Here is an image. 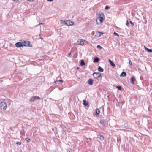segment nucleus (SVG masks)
Listing matches in <instances>:
<instances>
[{
  "mask_svg": "<svg viewBox=\"0 0 152 152\" xmlns=\"http://www.w3.org/2000/svg\"><path fill=\"white\" fill-rule=\"evenodd\" d=\"M0 107L1 109L3 108V110H5L7 107V104L5 102H1L0 104Z\"/></svg>",
  "mask_w": 152,
  "mask_h": 152,
  "instance_id": "nucleus-1",
  "label": "nucleus"
},
{
  "mask_svg": "<svg viewBox=\"0 0 152 152\" xmlns=\"http://www.w3.org/2000/svg\"><path fill=\"white\" fill-rule=\"evenodd\" d=\"M40 98L38 96H35L32 97L29 100V101L30 102H32L36 100L37 99H40Z\"/></svg>",
  "mask_w": 152,
  "mask_h": 152,
  "instance_id": "nucleus-2",
  "label": "nucleus"
},
{
  "mask_svg": "<svg viewBox=\"0 0 152 152\" xmlns=\"http://www.w3.org/2000/svg\"><path fill=\"white\" fill-rule=\"evenodd\" d=\"M93 76L96 78H99L102 77L101 74L99 72H94L93 74Z\"/></svg>",
  "mask_w": 152,
  "mask_h": 152,
  "instance_id": "nucleus-3",
  "label": "nucleus"
},
{
  "mask_svg": "<svg viewBox=\"0 0 152 152\" xmlns=\"http://www.w3.org/2000/svg\"><path fill=\"white\" fill-rule=\"evenodd\" d=\"M23 46H31L30 45V41H22Z\"/></svg>",
  "mask_w": 152,
  "mask_h": 152,
  "instance_id": "nucleus-4",
  "label": "nucleus"
},
{
  "mask_svg": "<svg viewBox=\"0 0 152 152\" xmlns=\"http://www.w3.org/2000/svg\"><path fill=\"white\" fill-rule=\"evenodd\" d=\"M16 47H22L23 46L22 40H20V42L16 43L15 44Z\"/></svg>",
  "mask_w": 152,
  "mask_h": 152,
  "instance_id": "nucleus-5",
  "label": "nucleus"
},
{
  "mask_svg": "<svg viewBox=\"0 0 152 152\" xmlns=\"http://www.w3.org/2000/svg\"><path fill=\"white\" fill-rule=\"evenodd\" d=\"M74 22L73 21L69 20H66V25L68 26H72L74 24Z\"/></svg>",
  "mask_w": 152,
  "mask_h": 152,
  "instance_id": "nucleus-6",
  "label": "nucleus"
},
{
  "mask_svg": "<svg viewBox=\"0 0 152 152\" xmlns=\"http://www.w3.org/2000/svg\"><path fill=\"white\" fill-rule=\"evenodd\" d=\"M85 41V40H83L82 39H80L79 41H78L77 42V43L78 45H82L84 44V42Z\"/></svg>",
  "mask_w": 152,
  "mask_h": 152,
  "instance_id": "nucleus-7",
  "label": "nucleus"
},
{
  "mask_svg": "<svg viewBox=\"0 0 152 152\" xmlns=\"http://www.w3.org/2000/svg\"><path fill=\"white\" fill-rule=\"evenodd\" d=\"M103 20L98 18H97L96 20V23L97 24H100L102 21Z\"/></svg>",
  "mask_w": 152,
  "mask_h": 152,
  "instance_id": "nucleus-8",
  "label": "nucleus"
},
{
  "mask_svg": "<svg viewBox=\"0 0 152 152\" xmlns=\"http://www.w3.org/2000/svg\"><path fill=\"white\" fill-rule=\"evenodd\" d=\"M93 80L91 79H89L88 80V83L90 85H92L93 84Z\"/></svg>",
  "mask_w": 152,
  "mask_h": 152,
  "instance_id": "nucleus-9",
  "label": "nucleus"
},
{
  "mask_svg": "<svg viewBox=\"0 0 152 152\" xmlns=\"http://www.w3.org/2000/svg\"><path fill=\"white\" fill-rule=\"evenodd\" d=\"M97 138L99 139L101 141H102L103 140L104 137L102 135H98Z\"/></svg>",
  "mask_w": 152,
  "mask_h": 152,
  "instance_id": "nucleus-10",
  "label": "nucleus"
},
{
  "mask_svg": "<svg viewBox=\"0 0 152 152\" xmlns=\"http://www.w3.org/2000/svg\"><path fill=\"white\" fill-rule=\"evenodd\" d=\"M135 79L133 77H132L130 79V82L131 83L134 84V82L135 81Z\"/></svg>",
  "mask_w": 152,
  "mask_h": 152,
  "instance_id": "nucleus-11",
  "label": "nucleus"
},
{
  "mask_svg": "<svg viewBox=\"0 0 152 152\" xmlns=\"http://www.w3.org/2000/svg\"><path fill=\"white\" fill-rule=\"evenodd\" d=\"M104 17V15L103 14H99V16L97 17V18H99L100 19H102V20H103V17Z\"/></svg>",
  "mask_w": 152,
  "mask_h": 152,
  "instance_id": "nucleus-12",
  "label": "nucleus"
},
{
  "mask_svg": "<svg viewBox=\"0 0 152 152\" xmlns=\"http://www.w3.org/2000/svg\"><path fill=\"white\" fill-rule=\"evenodd\" d=\"M144 47L145 50L147 51L150 53L152 52V50L151 49L148 48L145 46H144Z\"/></svg>",
  "mask_w": 152,
  "mask_h": 152,
  "instance_id": "nucleus-13",
  "label": "nucleus"
},
{
  "mask_svg": "<svg viewBox=\"0 0 152 152\" xmlns=\"http://www.w3.org/2000/svg\"><path fill=\"white\" fill-rule=\"evenodd\" d=\"M98 70L100 72H102L104 71L103 69L100 66H99L98 68Z\"/></svg>",
  "mask_w": 152,
  "mask_h": 152,
  "instance_id": "nucleus-14",
  "label": "nucleus"
},
{
  "mask_svg": "<svg viewBox=\"0 0 152 152\" xmlns=\"http://www.w3.org/2000/svg\"><path fill=\"white\" fill-rule=\"evenodd\" d=\"M63 81L62 80H59L55 81V84H56L57 83H61V84H62L63 83Z\"/></svg>",
  "mask_w": 152,
  "mask_h": 152,
  "instance_id": "nucleus-15",
  "label": "nucleus"
},
{
  "mask_svg": "<svg viewBox=\"0 0 152 152\" xmlns=\"http://www.w3.org/2000/svg\"><path fill=\"white\" fill-rule=\"evenodd\" d=\"M126 75V73L125 72H122L120 75L121 76H123L124 77H125Z\"/></svg>",
  "mask_w": 152,
  "mask_h": 152,
  "instance_id": "nucleus-16",
  "label": "nucleus"
},
{
  "mask_svg": "<svg viewBox=\"0 0 152 152\" xmlns=\"http://www.w3.org/2000/svg\"><path fill=\"white\" fill-rule=\"evenodd\" d=\"M95 112H96L95 114L96 115H98L99 114V112H100V111L98 109H96L95 110Z\"/></svg>",
  "mask_w": 152,
  "mask_h": 152,
  "instance_id": "nucleus-17",
  "label": "nucleus"
},
{
  "mask_svg": "<svg viewBox=\"0 0 152 152\" xmlns=\"http://www.w3.org/2000/svg\"><path fill=\"white\" fill-rule=\"evenodd\" d=\"M99 60V59L98 57H95L94 60V62H98Z\"/></svg>",
  "mask_w": 152,
  "mask_h": 152,
  "instance_id": "nucleus-18",
  "label": "nucleus"
},
{
  "mask_svg": "<svg viewBox=\"0 0 152 152\" xmlns=\"http://www.w3.org/2000/svg\"><path fill=\"white\" fill-rule=\"evenodd\" d=\"M83 104L84 105L86 106L88 105V102L85 100H83Z\"/></svg>",
  "mask_w": 152,
  "mask_h": 152,
  "instance_id": "nucleus-19",
  "label": "nucleus"
},
{
  "mask_svg": "<svg viewBox=\"0 0 152 152\" xmlns=\"http://www.w3.org/2000/svg\"><path fill=\"white\" fill-rule=\"evenodd\" d=\"M80 64L81 66H83L85 65V63L83 60H81L80 61Z\"/></svg>",
  "mask_w": 152,
  "mask_h": 152,
  "instance_id": "nucleus-20",
  "label": "nucleus"
},
{
  "mask_svg": "<svg viewBox=\"0 0 152 152\" xmlns=\"http://www.w3.org/2000/svg\"><path fill=\"white\" fill-rule=\"evenodd\" d=\"M110 64L111 66H112L113 67H115V64L112 62H111L110 63Z\"/></svg>",
  "mask_w": 152,
  "mask_h": 152,
  "instance_id": "nucleus-21",
  "label": "nucleus"
},
{
  "mask_svg": "<svg viewBox=\"0 0 152 152\" xmlns=\"http://www.w3.org/2000/svg\"><path fill=\"white\" fill-rule=\"evenodd\" d=\"M116 88L119 90H121V87L120 86H117Z\"/></svg>",
  "mask_w": 152,
  "mask_h": 152,
  "instance_id": "nucleus-22",
  "label": "nucleus"
},
{
  "mask_svg": "<svg viewBox=\"0 0 152 152\" xmlns=\"http://www.w3.org/2000/svg\"><path fill=\"white\" fill-rule=\"evenodd\" d=\"M60 21L62 23L65 24L66 25V21L61 20Z\"/></svg>",
  "mask_w": 152,
  "mask_h": 152,
  "instance_id": "nucleus-23",
  "label": "nucleus"
},
{
  "mask_svg": "<svg viewBox=\"0 0 152 152\" xmlns=\"http://www.w3.org/2000/svg\"><path fill=\"white\" fill-rule=\"evenodd\" d=\"M104 120L103 119H102L100 120V123L101 124H103L104 122Z\"/></svg>",
  "mask_w": 152,
  "mask_h": 152,
  "instance_id": "nucleus-24",
  "label": "nucleus"
},
{
  "mask_svg": "<svg viewBox=\"0 0 152 152\" xmlns=\"http://www.w3.org/2000/svg\"><path fill=\"white\" fill-rule=\"evenodd\" d=\"M16 144L18 145H20L21 144V142H16Z\"/></svg>",
  "mask_w": 152,
  "mask_h": 152,
  "instance_id": "nucleus-25",
  "label": "nucleus"
},
{
  "mask_svg": "<svg viewBox=\"0 0 152 152\" xmlns=\"http://www.w3.org/2000/svg\"><path fill=\"white\" fill-rule=\"evenodd\" d=\"M25 140L27 141V142H29L30 140L29 139V138L27 137L25 138Z\"/></svg>",
  "mask_w": 152,
  "mask_h": 152,
  "instance_id": "nucleus-26",
  "label": "nucleus"
},
{
  "mask_svg": "<svg viewBox=\"0 0 152 152\" xmlns=\"http://www.w3.org/2000/svg\"><path fill=\"white\" fill-rule=\"evenodd\" d=\"M96 47L97 48H99V49H101L102 48V47L100 45H98Z\"/></svg>",
  "mask_w": 152,
  "mask_h": 152,
  "instance_id": "nucleus-27",
  "label": "nucleus"
},
{
  "mask_svg": "<svg viewBox=\"0 0 152 152\" xmlns=\"http://www.w3.org/2000/svg\"><path fill=\"white\" fill-rule=\"evenodd\" d=\"M113 34L115 36H118V37H119L118 34L117 33H116L115 32H114V33Z\"/></svg>",
  "mask_w": 152,
  "mask_h": 152,
  "instance_id": "nucleus-28",
  "label": "nucleus"
},
{
  "mask_svg": "<svg viewBox=\"0 0 152 152\" xmlns=\"http://www.w3.org/2000/svg\"><path fill=\"white\" fill-rule=\"evenodd\" d=\"M109 8V7L108 6H106L105 7V9L106 10H108Z\"/></svg>",
  "mask_w": 152,
  "mask_h": 152,
  "instance_id": "nucleus-29",
  "label": "nucleus"
},
{
  "mask_svg": "<svg viewBox=\"0 0 152 152\" xmlns=\"http://www.w3.org/2000/svg\"><path fill=\"white\" fill-rule=\"evenodd\" d=\"M129 63L130 65H132V63L131 61H130V60H129Z\"/></svg>",
  "mask_w": 152,
  "mask_h": 152,
  "instance_id": "nucleus-30",
  "label": "nucleus"
},
{
  "mask_svg": "<svg viewBox=\"0 0 152 152\" xmlns=\"http://www.w3.org/2000/svg\"><path fill=\"white\" fill-rule=\"evenodd\" d=\"M44 24V23H39L38 25H36L35 26L36 27H37L38 25H41V24Z\"/></svg>",
  "mask_w": 152,
  "mask_h": 152,
  "instance_id": "nucleus-31",
  "label": "nucleus"
},
{
  "mask_svg": "<svg viewBox=\"0 0 152 152\" xmlns=\"http://www.w3.org/2000/svg\"><path fill=\"white\" fill-rule=\"evenodd\" d=\"M129 25V22L128 20L127 21L126 23V25L127 26H128Z\"/></svg>",
  "mask_w": 152,
  "mask_h": 152,
  "instance_id": "nucleus-32",
  "label": "nucleus"
},
{
  "mask_svg": "<svg viewBox=\"0 0 152 152\" xmlns=\"http://www.w3.org/2000/svg\"><path fill=\"white\" fill-rule=\"evenodd\" d=\"M130 23L131 24H132V26H134V24L132 22V21H130Z\"/></svg>",
  "mask_w": 152,
  "mask_h": 152,
  "instance_id": "nucleus-33",
  "label": "nucleus"
},
{
  "mask_svg": "<svg viewBox=\"0 0 152 152\" xmlns=\"http://www.w3.org/2000/svg\"><path fill=\"white\" fill-rule=\"evenodd\" d=\"M53 0H47L48 1H50V2H51L53 1Z\"/></svg>",
  "mask_w": 152,
  "mask_h": 152,
  "instance_id": "nucleus-34",
  "label": "nucleus"
},
{
  "mask_svg": "<svg viewBox=\"0 0 152 152\" xmlns=\"http://www.w3.org/2000/svg\"><path fill=\"white\" fill-rule=\"evenodd\" d=\"M108 61H109L110 62H110H112V61H111V60L110 59H109L108 60Z\"/></svg>",
  "mask_w": 152,
  "mask_h": 152,
  "instance_id": "nucleus-35",
  "label": "nucleus"
},
{
  "mask_svg": "<svg viewBox=\"0 0 152 152\" xmlns=\"http://www.w3.org/2000/svg\"><path fill=\"white\" fill-rule=\"evenodd\" d=\"M40 39H41L42 40L43 39L42 37L40 38Z\"/></svg>",
  "mask_w": 152,
  "mask_h": 152,
  "instance_id": "nucleus-36",
  "label": "nucleus"
},
{
  "mask_svg": "<svg viewBox=\"0 0 152 152\" xmlns=\"http://www.w3.org/2000/svg\"><path fill=\"white\" fill-rule=\"evenodd\" d=\"M71 54V53H69V54H68V56H69Z\"/></svg>",
  "mask_w": 152,
  "mask_h": 152,
  "instance_id": "nucleus-37",
  "label": "nucleus"
},
{
  "mask_svg": "<svg viewBox=\"0 0 152 152\" xmlns=\"http://www.w3.org/2000/svg\"><path fill=\"white\" fill-rule=\"evenodd\" d=\"M47 56H42V57L43 58H45V57H47Z\"/></svg>",
  "mask_w": 152,
  "mask_h": 152,
  "instance_id": "nucleus-38",
  "label": "nucleus"
},
{
  "mask_svg": "<svg viewBox=\"0 0 152 152\" xmlns=\"http://www.w3.org/2000/svg\"><path fill=\"white\" fill-rule=\"evenodd\" d=\"M13 0L15 1H19V0Z\"/></svg>",
  "mask_w": 152,
  "mask_h": 152,
  "instance_id": "nucleus-39",
  "label": "nucleus"
},
{
  "mask_svg": "<svg viewBox=\"0 0 152 152\" xmlns=\"http://www.w3.org/2000/svg\"><path fill=\"white\" fill-rule=\"evenodd\" d=\"M71 150V152H72V150Z\"/></svg>",
  "mask_w": 152,
  "mask_h": 152,
  "instance_id": "nucleus-40",
  "label": "nucleus"
},
{
  "mask_svg": "<svg viewBox=\"0 0 152 152\" xmlns=\"http://www.w3.org/2000/svg\"><path fill=\"white\" fill-rule=\"evenodd\" d=\"M55 83H54V85H55Z\"/></svg>",
  "mask_w": 152,
  "mask_h": 152,
  "instance_id": "nucleus-41",
  "label": "nucleus"
},
{
  "mask_svg": "<svg viewBox=\"0 0 152 152\" xmlns=\"http://www.w3.org/2000/svg\"><path fill=\"white\" fill-rule=\"evenodd\" d=\"M55 83H54V85H55Z\"/></svg>",
  "mask_w": 152,
  "mask_h": 152,
  "instance_id": "nucleus-42",
  "label": "nucleus"
},
{
  "mask_svg": "<svg viewBox=\"0 0 152 152\" xmlns=\"http://www.w3.org/2000/svg\"><path fill=\"white\" fill-rule=\"evenodd\" d=\"M71 151H69V152H70Z\"/></svg>",
  "mask_w": 152,
  "mask_h": 152,
  "instance_id": "nucleus-43",
  "label": "nucleus"
},
{
  "mask_svg": "<svg viewBox=\"0 0 152 152\" xmlns=\"http://www.w3.org/2000/svg\"><path fill=\"white\" fill-rule=\"evenodd\" d=\"M151 1H152V0H151Z\"/></svg>",
  "mask_w": 152,
  "mask_h": 152,
  "instance_id": "nucleus-44",
  "label": "nucleus"
}]
</instances>
